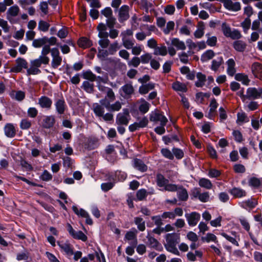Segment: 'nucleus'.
Here are the masks:
<instances>
[{"label":"nucleus","mask_w":262,"mask_h":262,"mask_svg":"<svg viewBox=\"0 0 262 262\" xmlns=\"http://www.w3.org/2000/svg\"><path fill=\"white\" fill-rule=\"evenodd\" d=\"M147 195V192L144 189H141L137 191L136 196L138 201H142L144 200Z\"/></svg>","instance_id":"nucleus-54"},{"label":"nucleus","mask_w":262,"mask_h":262,"mask_svg":"<svg viewBox=\"0 0 262 262\" xmlns=\"http://www.w3.org/2000/svg\"><path fill=\"white\" fill-rule=\"evenodd\" d=\"M222 30L224 35L227 37H229L232 31L230 26L225 23H223L222 25Z\"/></svg>","instance_id":"nucleus-56"},{"label":"nucleus","mask_w":262,"mask_h":262,"mask_svg":"<svg viewBox=\"0 0 262 262\" xmlns=\"http://www.w3.org/2000/svg\"><path fill=\"white\" fill-rule=\"evenodd\" d=\"M203 239L207 243L210 242H214L215 243H218L216 236L214 234L210 233H207L205 237H203Z\"/></svg>","instance_id":"nucleus-59"},{"label":"nucleus","mask_w":262,"mask_h":262,"mask_svg":"<svg viewBox=\"0 0 262 262\" xmlns=\"http://www.w3.org/2000/svg\"><path fill=\"white\" fill-rule=\"evenodd\" d=\"M155 88V84L149 83L146 84L142 85L139 89V92L141 94H147L150 90H152Z\"/></svg>","instance_id":"nucleus-34"},{"label":"nucleus","mask_w":262,"mask_h":262,"mask_svg":"<svg viewBox=\"0 0 262 262\" xmlns=\"http://www.w3.org/2000/svg\"><path fill=\"white\" fill-rule=\"evenodd\" d=\"M185 217L189 225L194 226L197 224L200 219V214L196 212H193L190 213L186 214Z\"/></svg>","instance_id":"nucleus-15"},{"label":"nucleus","mask_w":262,"mask_h":262,"mask_svg":"<svg viewBox=\"0 0 262 262\" xmlns=\"http://www.w3.org/2000/svg\"><path fill=\"white\" fill-rule=\"evenodd\" d=\"M56 109L59 114H63L66 108V104L63 98L57 99L55 103Z\"/></svg>","instance_id":"nucleus-22"},{"label":"nucleus","mask_w":262,"mask_h":262,"mask_svg":"<svg viewBox=\"0 0 262 262\" xmlns=\"http://www.w3.org/2000/svg\"><path fill=\"white\" fill-rule=\"evenodd\" d=\"M141 62L140 58L138 57H134L130 61L128 62L129 66H133L134 67H137L140 64Z\"/></svg>","instance_id":"nucleus-64"},{"label":"nucleus","mask_w":262,"mask_h":262,"mask_svg":"<svg viewBox=\"0 0 262 262\" xmlns=\"http://www.w3.org/2000/svg\"><path fill=\"white\" fill-rule=\"evenodd\" d=\"M99 90L105 92L106 96L100 100V104L96 103L93 105V111L96 116L102 117L104 121H112L113 120L114 115L110 112H119L121 109L123 103L119 101L111 103L116 99L115 93L112 89L100 85Z\"/></svg>","instance_id":"nucleus-1"},{"label":"nucleus","mask_w":262,"mask_h":262,"mask_svg":"<svg viewBox=\"0 0 262 262\" xmlns=\"http://www.w3.org/2000/svg\"><path fill=\"white\" fill-rule=\"evenodd\" d=\"M233 46L236 51L243 52L245 50L247 44L242 40H237L233 42Z\"/></svg>","instance_id":"nucleus-31"},{"label":"nucleus","mask_w":262,"mask_h":262,"mask_svg":"<svg viewBox=\"0 0 262 262\" xmlns=\"http://www.w3.org/2000/svg\"><path fill=\"white\" fill-rule=\"evenodd\" d=\"M100 49L98 48V57L101 59H104L108 55H110V53L107 50H104L105 48Z\"/></svg>","instance_id":"nucleus-60"},{"label":"nucleus","mask_w":262,"mask_h":262,"mask_svg":"<svg viewBox=\"0 0 262 262\" xmlns=\"http://www.w3.org/2000/svg\"><path fill=\"white\" fill-rule=\"evenodd\" d=\"M214 53L211 50H208L204 53L201 57L202 62H206L211 59L214 56Z\"/></svg>","instance_id":"nucleus-41"},{"label":"nucleus","mask_w":262,"mask_h":262,"mask_svg":"<svg viewBox=\"0 0 262 262\" xmlns=\"http://www.w3.org/2000/svg\"><path fill=\"white\" fill-rule=\"evenodd\" d=\"M67 227L68 232L74 238L80 239L83 242L86 241L88 239L87 236L81 231H75L69 224H68Z\"/></svg>","instance_id":"nucleus-12"},{"label":"nucleus","mask_w":262,"mask_h":262,"mask_svg":"<svg viewBox=\"0 0 262 262\" xmlns=\"http://www.w3.org/2000/svg\"><path fill=\"white\" fill-rule=\"evenodd\" d=\"M223 4L224 7L227 10L231 11H238L241 9L239 2H233L232 0H217Z\"/></svg>","instance_id":"nucleus-7"},{"label":"nucleus","mask_w":262,"mask_h":262,"mask_svg":"<svg viewBox=\"0 0 262 262\" xmlns=\"http://www.w3.org/2000/svg\"><path fill=\"white\" fill-rule=\"evenodd\" d=\"M223 62L222 57H217L212 61L211 69L214 71H216Z\"/></svg>","instance_id":"nucleus-44"},{"label":"nucleus","mask_w":262,"mask_h":262,"mask_svg":"<svg viewBox=\"0 0 262 262\" xmlns=\"http://www.w3.org/2000/svg\"><path fill=\"white\" fill-rule=\"evenodd\" d=\"M235 79L237 81H241L244 85H248L250 82V79L247 75L243 73H238L235 75Z\"/></svg>","instance_id":"nucleus-32"},{"label":"nucleus","mask_w":262,"mask_h":262,"mask_svg":"<svg viewBox=\"0 0 262 262\" xmlns=\"http://www.w3.org/2000/svg\"><path fill=\"white\" fill-rule=\"evenodd\" d=\"M55 118L53 116H46L43 119L42 126L46 128H50L55 124Z\"/></svg>","instance_id":"nucleus-24"},{"label":"nucleus","mask_w":262,"mask_h":262,"mask_svg":"<svg viewBox=\"0 0 262 262\" xmlns=\"http://www.w3.org/2000/svg\"><path fill=\"white\" fill-rule=\"evenodd\" d=\"M177 191V195L180 200L186 201L188 200V194L185 188L182 186H180Z\"/></svg>","instance_id":"nucleus-28"},{"label":"nucleus","mask_w":262,"mask_h":262,"mask_svg":"<svg viewBox=\"0 0 262 262\" xmlns=\"http://www.w3.org/2000/svg\"><path fill=\"white\" fill-rule=\"evenodd\" d=\"M50 24L42 20H40L38 23V30L40 31L46 32L49 30Z\"/></svg>","instance_id":"nucleus-52"},{"label":"nucleus","mask_w":262,"mask_h":262,"mask_svg":"<svg viewBox=\"0 0 262 262\" xmlns=\"http://www.w3.org/2000/svg\"><path fill=\"white\" fill-rule=\"evenodd\" d=\"M166 243L165 245H177L180 241V237L175 233L167 234L165 236Z\"/></svg>","instance_id":"nucleus-17"},{"label":"nucleus","mask_w":262,"mask_h":262,"mask_svg":"<svg viewBox=\"0 0 262 262\" xmlns=\"http://www.w3.org/2000/svg\"><path fill=\"white\" fill-rule=\"evenodd\" d=\"M27 68V62L22 58H18L16 60V64L12 67L10 71L11 72L18 73L20 72L23 69Z\"/></svg>","instance_id":"nucleus-13"},{"label":"nucleus","mask_w":262,"mask_h":262,"mask_svg":"<svg viewBox=\"0 0 262 262\" xmlns=\"http://www.w3.org/2000/svg\"><path fill=\"white\" fill-rule=\"evenodd\" d=\"M247 97L248 100L262 98V88H248L247 89Z\"/></svg>","instance_id":"nucleus-8"},{"label":"nucleus","mask_w":262,"mask_h":262,"mask_svg":"<svg viewBox=\"0 0 262 262\" xmlns=\"http://www.w3.org/2000/svg\"><path fill=\"white\" fill-rule=\"evenodd\" d=\"M83 78L90 80L91 82H93L95 81L96 76L91 71H88L83 73Z\"/></svg>","instance_id":"nucleus-53"},{"label":"nucleus","mask_w":262,"mask_h":262,"mask_svg":"<svg viewBox=\"0 0 262 262\" xmlns=\"http://www.w3.org/2000/svg\"><path fill=\"white\" fill-rule=\"evenodd\" d=\"M206 36L208 37L206 41L207 44L211 47L215 46L216 44L217 38L215 36L210 37L209 33L207 34Z\"/></svg>","instance_id":"nucleus-62"},{"label":"nucleus","mask_w":262,"mask_h":262,"mask_svg":"<svg viewBox=\"0 0 262 262\" xmlns=\"http://www.w3.org/2000/svg\"><path fill=\"white\" fill-rule=\"evenodd\" d=\"M191 195L193 199H197L200 202L206 203L210 201V194L209 192H201L200 188L195 187L191 190Z\"/></svg>","instance_id":"nucleus-3"},{"label":"nucleus","mask_w":262,"mask_h":262,"mask_svg":"<svg viewBox=\"0 0 262 262\" xmlns=\"http://www.w3.org/2000/svg\"><path fill=\"white\" fill-rule=\"evenodd\" d=\"M148 123L147 118L145 117H143L139 122H135L129 126V130L130 132H134L140 128L146 127Z\"/></svg>","instance_id":"nucleus-16"},{"label":"nucleus","mask_w":262,"mask_h":262,"mask_svg":"<svg viewBox=\"0 0 262 262\" xmlns=\"http://www.w3.org/2000/svg\"><path fill=\"white\" fill-rule=\"evenodd\" d=\"M4 132L5 135L9 138H13L16 134V130L13 124L11 123H7L4 127Z\"/></svg>","instance_id":"nucleus-20"},{"label":"nucleus","mask_w":262,"mask_h":262,"mask_svg":"<svg viewBox=\"0 0 262 262\" xmlns=\"http://www.w3.org/2000/svg\"><path fill=\"white\" fill-rule=\"evenodd\" d=\"M162 155L166 158L173 160L174 158L172 152L168 148H162L161 150Z\"/></svg>","instance_id":"nucleus-55"},{"label":"nucleus","mask_w":262,"mask_h":262,"mask_svg":"<svg viewBox=\"0 0 262 262\" xmlns=\"http://www.w3.org/2000/svg\"><path fill=\"white\" fill-rule=\"evenodd\" d=\"M156 180L157 185L159 187H164L166 184L168 182V180L166 179L160 173L157 174Z\"/></svg>","instance_id":"nucleus-48"},{"label":"nucleus","mask_w":262,"mask_h":262,"mask_svg":"<svg viewBox=\"0 0 262 262\" xmlns=\"http://www.w3.org/2000/svg\"><path fill=\"white\" fill-rule=\"evenodd\" d=\"M227 65V73L230 76H233L236 73L235 62L233 59L230 58L226 62Z\"/></svg>","instance_id":"nucleus-21"},{"label":"nucleus","mask_w":262,"mask_h":262,"mask_svg":"<svg viewBox=\"0 0 262 262\" xmlns=\"http://www.w3.org/2000/svg\"><path fill=\"white\" fill-rule=\"evenodd\" d=\"M229 192L234 198H240L242 197L245 196L247 194V193L245 190L242 188L237 187L233 188L232 189H230L229 191Z\"/></svg>","instance_id":"nucleus-23"},{"label":"nucleus","mask_w":262,"mask_h":262,"mask_svg":"<svg viewBox=\"0 0 262 262\" xmlns=\"http://www.w3.org/2000/svg\"><path fill=\"white\" fill-rule=\"evenodd\" d=\"M78 45L80 47L86 48L91 45V41L86 37H81L78 41Z\"/></svg>","instance_id":"nucleus-45"},{"label":"nucleus","mask_w":262,"mask_h":262,"mask_svg":"<svg viewBox=\"0 0 262 262\" xmlns=\"http://www.w3.org/2000/svg\"><path fill=\"white\" fill-rule=\"evenodd\" d=\"M199 185L200 187L206 189H211L213 186L211 182L206 178L200 179L199 181Z\"/></svg>","instance_id":"nucleus-35"},{"label":"nucleus","mask_w":262,"mask_h":262,"mask_svg":"<svg viewBox=\"0 0 262 262\" xmlns=\"http://www.w3.org/2000/svg\"><path fill=\"white\" fill-rule=\"evenodd\" d=\"M38 104L41 108L50 109L52 104V101L49 97L43 96L38 99Z\"/></svg>","instance_id":"nucleus-18"},{"label":"nucleus","mask_w":262,"mask_h":262,"mask_svg":"<svg viewBox=\"0 0 262 262\" xmlns=\"http://www.w3.org/2000/svg\"><path fill=\"white\" fill-rule=\"evenodd\" d=\"M58 245L61 250H62L68 255L70 256L73 255L74 251L70 244L67 243L58 242Z\"/></svg>","instance_id":"nucleus-27"},{"label":"nucleus","mask_w":262,"mask_h":262,"mask_svg":"<svg viewBox=\"0 0 262 262\" xmlns=\"http://www.w3.org/2000/svg\"><path fill=\"white\" fill-rule=\"evenodd\" d=\"M122 42L123 47L127 49H131L135 45V41L134 39H122Z\"/></svg>","instance_id":"nucleus-49"},{"label":"nucleus","mask_w":262,"mask_h":262,"mask_svg":"<svg viewBox=\"0 0 262 262\" xmlns=\"http://www.w3.org/2000/svg\"><path fill=\"white\" fill-rule=\"evenodd\" d=\"M51 56L52 57L51 66L53 68L56 69L61 64L62 62V57L60 56L59 51L57 48L52 49Z\"/></svg>","instance_id":"nucleus-9"},{"label":"nucleus","mask_w":262,"mask_h":262,"mask_svg":"<svg viewBox=\"0 0 262 262\" xmlns=\"http://www.w3.org/2000/svg\"><path fill=\"white\" fill-rule=\"evenodd\" d=\"M205 25L204 22L199 21L197 25V29L194 33V36L195 38H200L204 34V30Z\"/></svg>","instance_id":"nucleus-25"},{"label":"nucleus","mask_w":262,"mask_h":262,"mask_svg":"<svg viewBox=\"0 0 262 262\" xmlns=\"http://www.w3.org/2000/svg\"><path fill=\"white\" fill-rule=\"evenodd\" d=\"M107 47H108V51L110 55H114L120 48L121 46L117 41H115L111 44L110 43Z\"/></svg>","instance_id":"nucleus-39"},{"label":"nucleus","mask_w":262,"mask_h":262,"mask_svg":"<svg viewBox=\"0 0 262 262\" xmlns=\"http://www.w3.org/2000/svg\"><path fill=\"white\" fill-rule=\"evenodd\" d=\"M10 95L12 99H15L18 101H22L25 97V92L21 91H12L10 93Z\"/></svg>","instance_id":"nucleus-30"},{"label":"nucleus","mask_w":262,"mask_h":262,"mask_svg":"<svg viewBox=\"0 0 262 262\" xmlns=\"http://www.w3.org/2000/svg\"><path fill=\"white\" fill-rule=\"evenodd\" d=\"M137 231L136 232L133 231H128L125 234V238L128 240V241H133L132 243V244L136 246L137 244Z\"/></svg>","instance_id":"nucleus-37"},{"label":"nucleus","mask_w":262,"mask_h":262,"mask_svg":"<svg viewBox=\"0 0 262 262\" xmlns=\"http://www.w3.org/2000/svg\"><path fill=\"white\" fill-rule=\"evenodd\" d=\"M31 126V122L28 119H23L20 123V127L22 129H28Z\"/></svg>","instance_id":"nucleus-61"},{"label":"nucleus","mask_w":262,"mask_h":262,"mask_svg":"<svg viewBox=\"0 0 262 262\" xmlns=\"http://www.w3.org/2000/svg\"><path fill=\"white\" fill-rule=\"evenodd\" d=\"M20 11V9L18 6L14 5L10 7L7 11L6 15L7 19L11 24H15L18 22V20L15 19Z\"/></svg>","instance_id":"nucleus-5"},{"label":"nucleus","mask_w":262,"mask_h":262,"mask_svg":"<svg viewBox=\"0 0 262 262\" xmlns=\"http://www.w3.org/2000/svg\"><path fill=\"white\" fill-rule=\"evenodd\" d=\"M218 104L215 100V99L213 98L211 99L210 103V110L209 113V117L211 118L215 115V112L216 108L217 107Z\"/></svg>","instance_id":"nucleus-42"},{"label":"nucleus","mask_w":262,"mask_h":262,"mask_svg":"<svg viewBox=\"0 0 262 262\" xmlns=\"http://www.w3.org/2000/svg\"><path fill=\"white\" fill-rule=\"evenodd\" d=\"M88 81H85L82 83V88L88 93H92L94 90V84Z\"/></svg>","instance_id":"nucleus-50"},{"label":"nucleus","mask_w":262,"mask_h":262,"mask_svg":"<svg viewBox=\"0 0 262 262\" xmlns=\"http://www.w3.org/2000/svg\"><path fill=\"white\" fill-rule=\"evenodd\" d=\"M49 58L47 56H39L37 59L31 61V66L37 68L40 67L42 63L47 64L49 63Z\"/></svg>","instance_id":"nucleus-19"},{"label":"nucleus","mask_w":262,"mask_h":262,"mask_svg":"<svg viewBox=\"0 0 262 262\" xmlns=\"http://www.w3.org/2000/svg\"><path fill=\"white\" fill-rule=\"evenodd\" d=\"M154 54L155 55H161L164 56L167 54V48L165 46L157 47L154 50Z\"/></svg>","instance_id":"nucleus-43"},{"label":"nucleus","mask_w":262,"mask_h":262,"mask_svg":"<svg viewBox=\"0 0 262 262\" xmlns=\"http://www.w3.org/2000/svg\"><path fill=\"white\" fill-rule=\"evenodd\" d=\"M46 37H43L40 38L34 39L32 42V46L34 48H40L41 47L45 46L46 44Z\"/></svg>","instance_id":"nucleus-47"},{"label":"nucleus","mask_w":262,"mask_h":262,"mask_svg":"<svg viewBox=\"0 0 262 262\" xmlns=\"http://www.w3.org/2000/svg\"><path fill=\"white\" fill-rule=\"evenodd\" d=\"M134 222L140 231H143L145 230V223L142 218L136 217L134 218Z\"/></svg>","instance_id":"nucleus-40"},{"label":"nucleus","mask_w":262,"mask_h":262,"mask_svg":"<svg viewBox=\"0 0 262 262\" xmlns=\"http://www.w3.org/2000/svg\"><path fill=\"white\" fill-rule=\"evenodd\" d=\"M171 44L175 47L177 50H184L186 49V46L183 41L180 40L178 38H173L171 40Z\"/></svg>","instance_id":"nucleus-29"},{"label":"nucleus","mask_w":262,"mask_h":262,"mask_svg":"<svg viewBox=\"0 0 262 262\" xmlns=\"http://www.w3.org/2000/svg\"><path fill=\"white\" fill-rule=\"evenodd\" d=\"M146 238L147 239V242H146L147 246L159 251H162L163 250L162 245L149 233H148Z\"/></svg>","instance_id":"nucleus-11"},{"label":"nucleus","mask_w":262,"mask_h":262,"mask_svg":"<svg viewBox=\"0 0 262 262\" xmlns=\"http://www.w3.org/2000/svg\"><path fill=\"white\" fill-rule=\"evenodd\" d=\"M130 119L129 111L128 108L123 109L122 112L118 113L116 116V123L118 125L127 126Z\"/></svg>","instance_id":"nucleus-4"},{"label":"nucleus","mask_w":262,"mask_h":262,"mask_svg":"<svg viewBox=\"0 0 262 262\" xmlns=\"http://www.w3.org/2000/svg\"><path fill=\"white\" fill-rule=\"evenodd\" d=\"M130 8L128 6L124 5L122 6L118 10V20L119 22L123 23L129 18Z\"/></svg>","instance_id":"nucleus-10"},{"label":"nucleus","mask_w":262,"mask_h":262,"mask_svg":"<svg viewBox=\"0 0 262 262\" xmlns=\"http://www.w3.org/2000/svg\"><path fill=\"white\" fill-rule=\"evenodd\" d=\"M172 87L176 91L186 92L187 90L186 85L179 81H176L172 83Z\"/></svg>","instance_id":"nucleus-38"},{"label":"nucleus","mask_w":262,"mask_h":262,"mask_svg":"<svg viewBox=\"0 0 262 262\" xmlns=\"http://www.w3.org/2000/svg\"><path fill=\"white\" fill-rule=\"evenodd\" d=\"M134 167L142 172L146 171L147 169V166L139 159L134 160Z\"/></svg>","instance_id":"nucleus-36"},{"label":"nucleus","mask_w":262,"mask_h":262,"mask_svg":"<svg viewBox=\"0 0 262 262\" xmlns=\"http://www.w3.org/2000/svg\"><path fill=\"white\" fill-rule=\"evenodd\" d=\"M174 26L175 23L173 21H169L167 23L166 27L162 29V31L165 35H168L174 30Z\"/></svg>","instance_id":"nucleus-46"},{"label":"nucleus","mask_w":262,"mask_h":262,"mask_svg":"<svg viewBox=\"0 0 262 262\" xmlns=\"http://www.w3.org/2000/svg\"><path fill=\"white\" fill-rule=\"evenodd\" d=\"M98 31V37L100 39L98 44L102 48H107L110 41L108 38V33L106 32L107 26L103 23H100L97 27Z\"/></svg>","instance_id":"nucleus-2"},{"label":"nucleus","mask_w":262,"mask_h":262,"mask_svg":"<svg viewBox=\"0 0 262 262\" xmlns=\"http://www.w3.org/2000/svg\"><path fill=\"white\" fill-rule=\"evenodd\" d=\"M134 93V89L131 83H127L120 89V95L124 98H128Z\"/></svg>","instance_id":"nucleus-14"},{"label":"nucleus","mask_w":262,"mask_h":262,"mask_svg":"<svg viewBox=\"0 0 262 262\" xmlns=\"http://www.w3.org/2000/svg\"><path fill=\"white\" fill-rule=\"evenodd\" d=\"M180 186H178L176 184H170L168 182L166 184V185L164 186V190L168 191H177L178 190V188Z\"/></svg>","instance_id":"nucleus-58"},{"label":"nucleus","mask_w":262,"mask_h":262,"mask_svg":"<svg viewBox=\"0 0 262 262\" xmlns=\"http://www.w3.org/2000/svg\"><path fill=\"white\" fill-rule=\"evenodd\" d=\"M251 70L252 73L255 75L262 73V64L258 62H255L252 65Z\"/></svg>","instance_id":"nucleus-51"},{"label":"nucleus","mask_w":262,"mask_h":262,"mask_svg":"<svg viewBox=\"0 0 262 262\" xmlns=\"http://www.w3.org/2000/svg\"><path fill=\"white\" fill-rule=\"evenodd\" d=\"M139 102L140 103V105L139 106V111L142 114L147 113L149 109L150 104L144 99H141L139 100Z\"/></svg>","instance_id":"nucleus-33"},{"label":"nucleus","mask_w":262,"mask_h":262,"mask_svg":"<svg viewBox=\"0 0 262 262\" xmlns=\"http://www.w3.org/2000/svg\"><path fill=\"white\" fill-rule=\"evenodd\" d=\"M257 205V201L254 199H249L241 203V206L246 209H251L254 208Z\"/></svg>","instance_id":"nucleus-26"},{"label":"nucleus","mask_w":262,"mask_h":262,"mask_svg":"<svg viewBox=\"0 0 262 262\" xmlns=\"http://www.w3.org/2000/svg\"><path fill=\"white\" fill-rule=\"evenodd\" d=\"M149 119L152 122H160V124L162 126H165L168 122L166 117L158 110H155L151 113Z\"/></svg>","instance_id":"nucleus-6"},{"label":"nucleus","mask_w":262,"mask_h":262,"mask_svg":"<svg viewBox=\"0 0 262 262\" xmlns=\"http://www.w3.org/2000/svg\"><path fill=\"white\" fill-rule=\"evenodd\" d=\"M241 26L244 29V31L247 33L251 26V19L250 18H245L244 21L241 23Z\"/></svg>","instance_id":"nucleus-63"},{"label":"nucleus","mask_w":262,"mask_h":262,"mask_svg":"<svg viewBox=\"0 0 262 262\" xmlns=\"http://www.w3.org/2000/svg\"><path fill=\"white\" fill-rule=\"evenodd\" d=\"M176 245H165V247L168 251L177 255H179L180 252L176 248Z\"/></svg>","instance_id":"nucleus-57"}]
</instances>
